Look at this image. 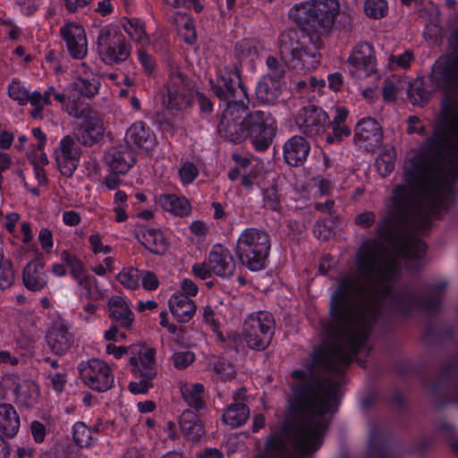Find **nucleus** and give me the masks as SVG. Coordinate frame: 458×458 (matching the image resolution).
<instances>
[{
	"instance_id": "obj_1",
	"label": "nucleus",
	"mask_w": 458,
	"mask_h": 458,
	"mask_svg": "<svg viewBox=\"0 0 458 458\" xmlns=\"http://www.w3.org/2000/svg\"><path fill=\"white\" fill-rule=\"evenodd\" d=\"M454 53L437 64L431 74L436 88L448 93L458 92V28L451 36ZM412 157H458V101L446 99L441 106V118L432 135Z\"/></svg>"
},
{
	"instance_id": "obj_2",
	"label": "nucleus",
	"mask_w": 458,
	"mask_h": 458,
	"mask_svg": "<svg viewBox=\"0 0 458 458\" xmlns=\"http://www.w3.org/2000/svg\"><path fill=\"white\" fill-rule=\"evenodd\" d=\"M249 103L233 104L221 114L217 131L225 140L241 143L250 138L259 151L266 150L275 136L271 115L262 110L249 112Z\"/></svg>"
},
{
	"instance_id": "obj_3",
	"label": "nucleus",
	"mask_w": 458,
	"mask_h": 458,
	"mask_svg": "<svg viewBox=\"0 0 458 458\" xmlns=\"http://www.w3.org/2000/svg\"><path fill=\"white\" fill-rule=\"evenodd\" d=\"M280 60L276 56L267 57V73L263 77L280 81L285 75V66L297 73L315 70L320 64L318 47L308 33L297 29L282 31L277 39Z\"/></svg>"
},
{
	"instance_id": "obj_4",
	"label": "nucleus",
	"mask_w": 458,
	"mask_h": 458,
	"mask_svg": "<svg viewBox=\"0 0 458 458\" xmlns=\"http://www.w3.org/2000/svg\"><path fill=\"white\" fill-rule=\"evenodd\" d=\"M339 11L337 0H310L295 4L290 11V17L304 30H327L335 23Z\"/></svg>"
},
{
	"instance_id": "obj_5",
	"label": "nucleus",
	"mask_w": 458,
	"mask_h": 458,
	"mask_svg": "<svg viewBox=\"0 0 458 458\" xmlns=\"http://www.w3.org/2000/svg\"><path fill=\"white\" fill-rule=\"evenodd\" d=\"M270 247V237L266 231L248 228L238 238L235 254L248 269L259 271L266 266Z\"/></svg>"
},
{
	"instance_id": "obj_6",
	"label": "nucleus",
	"mask_w": 458,
	"mask_h": 458,
	"mask_svg": "<svg viewBox=\"0 0 458 458\" xmlns=\"http://www.w3.org/2000/svg\"><path fill=\"white\" fill-rule=\"evenodd\" d=\"M209 82L214 94L219 99L227 102L226 106H231L233 104H245L250 100L236 64L220 68L216 80H210Z\"/></svg>"
},
{
	"instance_id": "obj_7",
	"label": "nucleus",
	"mask_w": 458,
	"mask_h": 458,
	"mask_svg": "<svg viewBox=\"0 0 458 458\" xmlns=\"http://www.w3.org/2000/svg\"><path fill=\"white\" fill-rule=\"evenodd\" d=\"M275 318L267 311L250 315L243 324V336L251 349L261 351L271 343L275 330Z\"/></svg>"
},
{
	"instance_id": "obj_8",
	"label": "nucleus",
	"mask_w": 458,
	"mask_h": 458,
	"mask_svg": "<svg viewBox=\"0 0 458 458\" xmlns=\"http://www.w3.org/2000/svg\"><path fill=\"white\" fill-rule=\"evenodd\" d=\"M97 45L100 59L106 64L123 63L131 54V47L126 38L114 28H102L98 32Z\"/></svg>"
},
{
	"instance_id": "obj_9",
	"label": "nucleus",
	"mask_w": 458,
	"mask_h": 458,
	"mask_svg": "<svg viewBox=\"0 0 458 458\" xmlns=\"http://www.w3.org/2000/svg\"><path fill=\"white\" fill-rule=\"evenodd\" d=\"M166 98L163 104L174 114L191 105L192 91L187 78L178 69H173L166 83Z\"/></svg>"
},
{
	"instance_id": "obj_10",
	"label": "nucleus",
	"mask_w": 458,
	"mask_h": 458,
	"mask_svg": "<svg viewBox=\"0 0 458 458\" xmlns=\"http://www.w3.org/2000/svg\"><path fill=\"white\" fill-rule=\"evenodd\" d=\"M79 370L83 383L94 391L106 392L114 386L113 371L108 364L101 360L91 359L82 361Z\"/></svg>"
},
{
	"instance_id": "obj_11",
	"label": "nucleus",
	"mask_w": 458,
	"mask_h": 458,
	"mask_svg": "<svg viewBox=\"0 0 458 458\" xmlns=\"http://www.w3.org/2000/svg\"><path fill=\"white\" fill-rule=\"evenodd\" d=\"M295 121L302 133L313 137L324 131L328 116L322 108L310 105L301 109Z\"/></svg>"
},
{
	"instance_id": "obj_12",
	"label": "nucleus",
	"mask_w": 458,
	"mask_h": 458,
	"mask_svg": "<svg viewBox=\"0 0 458 458\" xmlns=\"http://www.w3.org/2000/svg\"><path fill=\"white\" fill-rule=\"evenodd\" d=\"M46 341L50 350L56 355L65 354L75 343L74 335L70 331L69 325L63 319H56L51 323Z\"/></svg>"
},
{
	"instance_id": "obj_13",
	"label": "nucleus",
	"mask_w": 458,
	"mask_h": 458,
	"mask_svg": "<svg viewBox=\"0 0 458 458\" xmlns=\"http://www.w3.org/2000/svg\"><path fill=\"white\" fill-rule=\"evenodd\" d=\"M376 60L372 46L367 42L358 44L349 57L350 72L357 78H366L375 71Z\"/></svg>"
},
{
	"instance_id": "obj_14",
	"label": "nucleus",
	"mask_w": 458,
	"mask_h": 458,
	"mask_svg": "<svg viewBox=\"0 0 458 458\" xmlns=\"http://www.w3.org/2000/svg\"><path fill=\"white\" fill-rule=\"evenodd\" d=\"M354 140L360 148L374 151L382 144V127L373 118L361 119L356 125Z\"/></svg>"
},
{
	"instance_id": "obj_15",
	"label": "nucleus",
	"mask_w": 458,
	"mask_h": 458,
	"mask_svg": "<svg viewBox=\"0 0 458 458\" xmlns=\"http://www.w3.org/2000/svg\"><path fill=\"white\" fill-rule=\"evenodd\" d=\"M60 33L66 42L70 55L76 59H82L87 55V38L83 27L76 22H70L61 28Z\"/></svg>"
},
{
	"instance_id": "obj_16",
	"label": "nucleus",
	"mask_w": 458,
	"mask_h": 458,
	"mask_svg": "<svg viewBox=\"0 0 458 458\" xmlns=\"http://www.w3.org/2000/svg\"><path fill=\"white\" fill-rule=\"evenodd\" d=\"M104 158L114 174H125L135 163L136 155L128 144H121L107 149Z\"/></svg>"
},
{
	"instance_id": "obj_17",
	"label": "nucleus",
	"mask_w": 458,
	"mask_h": 458,
	"mask_svg": "<svg viewBox=\"0 0 458 458\" xmlns=\"http://www.w3.org/2000/svg\"><path fill=\"white\" fill-rule=\"evenodd\" d=\"M208 265L217 276L230 277L233 275L236 264L230 250L220 244L215 245L208 255Z\"/></svg>"
},
{
	"instance_id": "obj_18",
	"label": "nucleus",
	"mask_w": 458,
	"mask_h": 458,
	"mask_svg": "<svg viewBox=\"0 0 458 458\" xmlns=\"http://www.w3.org/2000/svg\"><path fill=\"white\" fill-rule=\"evenodd\" d=\"M65 112L77 119H81L80 125L91 131L95 135L103 137L104 127L100 115L88 106H81L77 102L68 104L64 107Z\"/></svg>"
},
{
	"instance_id": "obj_19",
	"label": "nucleus",
	"mask_w": 458,
	"mask_h": 458,
	"mask_svg": "<svg viewBox=\"0 0 458 458\" xmlns=\"http://www.w3.org/2000/svg\"><path fill=\"white\" fill-rule=\"evenodd\" d=\"M131 353L139 354V358L132 356L130 359L133 372L140 377H155L157 374L155 349L148 347H140L138 351L135 350V347H131Z\"/></svg>"
},
{
	"instance_id": "obj_20",
	"label": "nucleus",
	"mask_w": 458,
	"mask_h": 458,
	"mask_svg": "<svg viewBox=\"0 0 458 458\" xmlns=\"http://www.w3.org/2000/svg\"><path fill=\"white\" fill-rule=\"evenodd\" d=\"M310 143L301 136L290 138L284 145V158L292 166H301L307 160Z\"/></svg>"
},
{
	"instance_id": "obj_21",
	"label": "nucleus",
	"mask_w": 458,
	"mask_h": 458,
	"mask_svg": "<svg viewBox=\"0 0 458 458\" xmlns=\"http://www.w3.org/2000/svg\"><path fill=\"white\" fill-rule=\"evenodd\" d=\"M22 280L29 290L33 292L42 290L47 284L43 262L38 259L30 261L23 270Z\"/></svg>"
},
{
	"instance_id": "obj_22",
	"label": "nucleus",
	"mask_w": 458,
	"mask_h": 458,
	"mask_svg": "<svg viewBox=\"0 0 458 458\" xmlns=\"http://www.w3.org/2000/svg\"><path fill=\"white\" fill-rule=\"evenodd\" d=\"M169 309L179 323L190 321L196 312L194 301L182 293H175L170 298Z\"/></svg>"
},
{
	"instance_id": "obj_23",
	"label": "nucleus",
	"mask_w": 458,
	"mask_h": 458,
	"mask_svg": "<svg viewBox=\"0 0 458 458\" xmlns=\"http://www.w3.org/2000/svg\"><path fill=\"white\" fill-rule=\"evenodd\" d=\"M110 316L121 327L128 328L134 321V316L125 300L121 296H113L108 301Z\"/></svg>"
},
{
	"instance_id": "obj_24",
	"label": "nucleus",
	"mask_w": 458,
	"mask_h": 458,
	"mask_svg": "<svg viewBox=\"0 0 458 458\" xmlns=\"http://www.w3.org/2000/svg\"><path fill=\"white\" fill-rule=\"evenodd\" d=\"M137 238L153 254L164 255L168 249L166 238L157 229H147L137 234Z\"/></svg>"
},
{
	"instance_id": "obj_25",
	"label": "nucleus",
	"mask_w": 458,
	"mask_h": 458,
	"mask_svg": "<svg viewBox=\"0 0 458 458\" xmlns=\"http://www.w3.org/2000/svg\"><path fill=\"white\" fill-rule=\"evenodd\" d=\"M21 426L20 416L10 403H0V431L6 437H13Z\"/></svg>"
},
{
	"instance_id": "obj_26",
	"label": "nucleus",
	"mask_w": 458,
	"mask_h": 458,
	"mask_svg": "<svg viewBox=\"0 0 458 458\" xmlns=\"http://www.w3.org/2000/svg\"><path fill=\"white\" fill-rule=\"evenodd\" d=\"M180 427L183 435L191 441L197 442L204 435V427L199 418L190 410H186L182 413Z\"/></svg>"
},
{
	"instance_id": "obj_27",
	"label": "nucleus",
	"mask_w": 458,
	"mask_h": 458,
	"mask_svg": "<svg viewBox=\"0 0 458 458\" xmlns=\"http://www.w3.org/2000/svg\"><path fill=\"white\" fill-rule=\"evenodd\" d=\"M13 394L17 402L26 407H32L38 401L39 389L34 381L22 380L16 383Z\"/></svg>"
},
{
	"instance_id": "obj_28",
	"label": "nucleus",
	"mask_w": 458,
	"mask_h": 458,
	"mask_svg": "<svg viewBox=\"0 0 458 458\" xmlns=\"http://www.w3.org/2000/svg\"><path fill=\"white\" fill-rule=\"evenodd\" d=\"M281 95L279 81L263 77L258 83L256 96L259 102L274 104Z\"/></svg>"
},
{
	"instance_id": "obj_29",
	"label": "nucleus",
	"mask_w": 458,
	"mask_h": 458,
	"mask_svg": "<svg viewBox=\"0 0 458 458\" xmlns=\"http://www.w3.org/2000/svg\"><path fill=\"white\" fill-rule=\"evenodd\" d=\"M250 409L244 403H233L223 414V420L232 428L245 424L250 418Z\"/></svg>"
},
{
	"instance_id": "obj_30",
	"label": "nucleus",
	"mask_w": 458,
	"mask_h": 458,
	"mask_svg": "<svg viewBox=\"0 0 458 458\" xmlns=\"http://www.w3.org/2000/svg\"><path fill=\"white\" fill-rule=\"evenodd\" d=\"M159 204L164 210L178 216H188L191 211L189 201L185 198H180L174 194L161 195Z\"/></svg>"
},
{
	"instance_id": "obj_31",
	"label": "nucleus",
	"mask_w": 458,
	"mask_h": 458,
	"mask_svg": "<svg viewBox=\"0 0 458 458\" xmlns=\"http://www.w3.org/2000/svg\"><path fill=\"white\" fill-rule=\"evenodd\" d=\"M127 142L135 144L136 146L148 149L153 143V137L149 129L143 123H133L126 133Z\"/></svg>"
},
{
	"instance_id": "obj_32",
	"label": "nucleus",
	"mask_w": 458,
	"mask_h": 458,
	"mask_svg": "<svg viewBox=\"0 0 458 458\" xmlns=\"http://www.w3.org/2000/svg\"><path fill=\"white\" fill-rule=\"evenodd\" d=\"M181 392L184 401L189 406L197 410L203 408L205 403L202 398L204 392V386L202 384H184L181 386Z\"/></svg>"
},
{
	"instance_id": "obj_33",
	"label": "nucleus",
	"mask_w": 458,
	"mask_h": 458,
	"mask_svg": "<svg viewBox=\"0 0 458 458\" xmlns=\"http://www.w3.org/2000/svg\"><path fill=\"white\" fill-rule=\"evenodd\" d=\"M430 95V90L426 89L424 80L421 78L414 80L409 86L408 98L413 106H425Z\"/></svg>"
},
{
	"instance_id": "obj_34",
	"label": "nucleus",
	"mask_w": 458,
	"mask_h": 458,
	"mask_svg": "<svg viewBox=\"0 0 458 458\" xmlns=\"http://www.w3.org/2000/svg\"><path fill=\"white\" fill-rule=\"evenodd\" d=\"M98 81L95 77H78L74 82V89L86 98L94 97L98 90Z\"/></svg>"
},
{
	"instance_id": "obj_35",
	"label": "nucleus",
	"mask_w": 458,
	"mask_h": 458,
	"mask_svg": "<svg viewBox=\"0 0 458 458\" xmlns=\"http://www.w3.org/2000/svg\"><path fill=\"white\" fill-rule=\"evenodd\" d=\"M61 259L69 267L71 275L76 281L81 280V278L88 276L84 270L81 261L76 256L71 254L67 250H64L61 253Z\"/></svg>"
},
{
	"instance_id": "obj_36",
	"label": "nucleus",
	"mask_w": 458,
	"mask_h": 458,
	"mask_svg": "<svg viewBox=\"0 0 458 458\" xmlns=\"http://www.w3.org/2000/svg\"><path fill=\"white\" fill-rule=\"evenodd\" d=\"M77 284L87 299L98 301L102 298V293L98 288V282L93 276L88 275L81 278V280H78Z\"/></svg>"
},
{
	"instance_id": "obj_37",
	"label": "nucleus",
	"mask_w": 458,
	"mask_h": 458,
	"mask_svg": "<svg viewBox=\"0 0 458 458\" xmlns=\"http://www.w3.org/2000/svg\"><path fill=\"white\" fill-rule=\"evenodd\" d=\"M92 430L83 422L73 426V440L80 447H89L92 444Z\"/></svg>"
},
{
	"instance_id": "obj_38",
	"label": "nucleus",
	"mask_w": 458,
	"mask_h": 458,
	"mask_svg": "<svg viewBox=\"0 0 458 458\" xmlns=\"http://www.w3.org/2000/svg\"><path fill=\"white\" fill-rule=\"evenodd\" d=\"M365 13L373 19H381L388 13V4L386 0H366L364 3Z\"/></svg>"
},
{
	"instance_id": "obj_39",
	"label": "nucleus",
	"mask_w": 458,
	"mask_h": 458,
	"mask_svg": "<svg viewBox=\"0 0 458 458\" xmlns=\"http://www.w3.org/2000/svg\"><path fill=\"white\" fill-rule=\"evenodd\" d=\"M140 276V270L129 267L122 270L116 276V279L124 287L133 290L139 287Z\"/></svg>"
},
{
	"instance_id": "obj_40",
	"label": "nucleus",
	"mask_w": 458,
	"mask_h": 458,
	"mask_svg": "<svg viewBox=\"0 0 458 458\" xmlns=\"http://www.w3.org/2000/svg\"><path fill=\"white\" fill-rule=\"evenodd\" d=\"M55 154L80 159L81 149L76 144L74 139L72 136L67 135L61 140L59 150H57Z\"/></svg>"
},
{
	"instance_id": "obj_41",
	"label": "nucleus",
	"mask_w": 458,
	"mask_h": 458,
	"mask_svg": "<svg viewBox=\"0 0 458 458\" xmlns=\"http://www.w3.org/2000/svg\"><path fill=\"white\" fill-rule=\"evenodd\" d=\"M264 205L266 208L278 211L281 208V196L278 193L276 185L273 184L263 191Z\"/></svg>"
},
{
	"instance_id": "obj_42",
	"label": "nucleus",
	"mask_w": 458,
	"mask_h": 458,
	"mask_svg": "<svg viewBox=\"0 0 458 458\" xmlns=\"http://www.w3.org/2000/svg\"><path fill=\"white\" fill-rule=\"evenodd\" d=\"M8 96L21 106L26 105L29 101V91L17 81H13L8 86Z\"/></svg>"
},
{
	"instance_id": "obj_43",
	"label": "nucleus",
	"mask_w": 458,
	"mask_h": 458,
	"mask_svg": "<svg viewBox=\"0 0 458 458\" xmlns=\"http://www.w3.org/2000/svg\"><path fill=\"white\" fill-rule=\"evenodd\" d=\"M55 161L59 171L63 175L66 177H71L73 174L79 163V159L64 157V155L60 156L56 154Z\"/></svg>"
},
{
	"instance_id": "obj_44",
	"label": "nucleus",
	"mask_w": 458,
	"mask_h": 458,
	"mask_svg": "<svg viewBox=\"0 0 458 458\" xmlns=\"http://www.w3.org/2000/svg\"><path fill=\"white\" fill-rule=\"evenodd\" d=\"M394 157L390 153L385 152L376 159L375 165L378 173L386 177L394 170Z\"/></svg>"
},
{
	"instance_id": "obj_45",
	"label": "nucleus",
	"mask_w": 458,
	"mask_h": 458,
	"mask_svg": "<svg viewBox=\"0 0 458 458\" xmlns=\"http://www.w3.org/2000/svg\"><path fill=\"white\" fill-rule=\"evenodd\" d=\"M124 29L130 37L136 42L141 45L148 43V38L145 33L142 24L139 23L138 21H129L128 25L124 26Z\"/></svg>"
},
{
	"instance_id": "obj_46",
	"label": "nucleus",
	"mask_w": 458,
	"mask_h": 458,
	"mask_svg": "<svg viewBox=\"0 0 458 458\" xmlns=\"http://www.w3.org/2000/svg\"><path fill=\"white\" fill-rule=\"evenodd\" d=\"M214 371L216 377L222 381L233 378L235 374L231 363L225 360H218L214 363Z\"/></svg>"
},
{
	"instance_id": "obj_47",
	"label": "nucleus",
	"mask_w": 458,
	"mask_h": 458,
	"mask_svg": "<svg viewBox=\"0 0 458 458\" xmlns=\"http://www.w3.org/2000/svg\"><path fill=\"white\" fill-rule=\"evenodd\" d=\"M437 432L448 440L452 451L458 454V439L454 438V429L453 425L447 422H442L437 427Z\"/></svg>"
},
{
	"instance_id": "obj_48",
	"label": "nucleus",
	"mask_w": 458,
	"mask_h": 458,
	"mask_svg": "<svg viewBox=\"0 0 458 458\" xmlns=\"http://www.w3.org/2000/svg\"><path fill=\"white\" fill-rule=\"evenodd\" d=\"M91 131L84 128L81 125H78L75 129L74 134L79 142L85 146H92L98 142L102 137L95 135L90 132Z\"/></svg>"
},
{
	"instance_id": "obj_49",
	"label": "nucleus",
	"mask_w": 458,
	"mask_h": 458,
	"mask_svg": "<svg viewBox=\"0 0 458 458\" xmlns=\"http://www.w3.org/2000/svg\"><path fill=\"white\" fill-rule=\"evenodd\" d=\"M14 279V270L9 260L0 266V289L4 290L12 285Z\"/></svg>"
},
{
	"instance_id": "obj_50",
	"label": "nucleus",
	"mask_w": 458,
	"mask_h": 458,
	"mask_svg": "<svg viewBox=\"0 0 458 458\" xmlns=\"http://www.w3.org/2000/svg\"><path fill=\"white\" fill-rule=\"evenodd\" d=\"M350 134L351 130L346 125L336 122L335 124H332V133H327L326 139L328 143L340 142L344 137H348Z\"/></svg>"
},
{
	"instance_id": "obj_51",
	"label": "nucleus",
	"mask_w": 458,
	"mask_h": 458,
	"mask_svg": "<svg viewBox=\"0 0 458 458\" xmlns=\"http://www.w3.org/2000/svg\"><path fill=\"white\" fill-rule=\"evenodd\" d=\"M34 109L30 112V115L34 119L42 117V111L45 106V100L43 96L38 91H34L31 94L29 93V101Z\"/></svg>"
},
{
	"instance_id": "obj_52",
	"label": "nucleus",
	"mask_w": 458,
	"mask_h": 458,
	"mask_svg": "<svg viewBox=\"0 0 458 458\" xmlns=\"http://www.w3.org/2000/svg\"><path fill=\"white\" fill-rule=\"evenodd\" d=\"M179 174L184 184L191 183L198 176L199 170L191 162H186L179 169Z\"/></svg>"
},
{
	"instance_id": "obj_53",
	"label": "nucleus",
	"mask_w": 458,
	"mask_h": 458,
	"mask_svg": "<svg viewBox=\"0 0 458 458\" xmlns=\"http://www.w3.org/2000/svg\"><path fill=\"white\" fill-rule=\"evenodd\" d=\"M194 353L191 352H180L173 355V362L175 368L182 369L194 361Z\"/></svg>"
},
{
	"instance_id": "obj_54",
	"label": "nucleus",
	"mask_w": 458,
	"mask_h": 458,
	"mask_svg": "<svg viewBox=\"0 0 458 458\" xmlns=\"http://www.w3.org/2000/svg\"><path fill=\"white\" fill-rule=\"evenodd\" d=\"M185 42L189 44H193L196 40V34L194 24L191 19L188 16V21H183L182 24V32H179Z\"/></svg>"
},
{
	"instance_id": "obj_55",
	"label": "nucleus",
	"mask_w": 458,
	"mask_h": 458,
	"mask_svg": "<svg viewBox=\"0 0 458 458\" xmlns=\"http://www.w3.org/2000/svg\"><path fill=\"white\" fill-rule=\"evenodd\" d=\"M154 377H142L140 382H131L129 389L133 394H145L153 386L152 379Z\"/></svg>"
},
{
	"instance_id": "obj_56",
	"label": "nucleus",
	"mask_w": 458,
	"mask_h": 458,
	"mask_svg": "<svg viewBox=\"0 0 458 458\" xmlns=\"http://www.w3.org/2000/svg\"><path fill=\"white\" fill-rule=\"evenodd\" d=\"M193 274L201 280L211 277L213 271L210 268L208 262L196 263L192 266Z\"/></svg>"
},
{
	"instance_id": "obj_57",
	"label": "nucleus",
	"mask_w": 458,
	"mask_h": 458,
	"mask_svg": "<svg viewBox=\"0 0 458 458\" xmlns=\"http://www.w3.org/2000/svg\"><path fill=\"white\" fill-rule=\"evenodd\" d=\"M375 220L376 215L372 211H365L355 217L356 225L363 228L371 227Z\"/></svg>"
},
{
	"instance_id": "obj_58",
	"label": "nucleus",
	"mask_w": 458,
	"mask_h": 458,
	"mask_svg": "<svg viewBox=\"0 0 458 458\" xmlns=\"http://www.w3.org/2000/svg\"><path fill=\"white\" fill-rule=\"evenodd\" d=\"M139 60L148 73H151L156 66L153 57L148 55L143 48L138 50Z\"/></svg>"
},
{
	"instance_id": "obj_59",
	"label": "nucleus",
	"mask_w": 458,
	"mask_h": 458,
	"mask_svg": "<svg viewBox=\"0 0 458 458\" xmlns=\"http://www.w3.org/2000/svg\"><path fill=\"white\" fill-rule=\"evenodd\" d=\"M141 280L142 285L146 290L153 291L158 287L159 282L157 276L151 271H146Z\"/></svg>"
},
{
	"instance_id": "obj_60",
	"label": "nucleus",
	"mask_w": 458,
	"mask_h": 458,
	"mask_svg": "<svg viewBox=\"0 0 458 458\" xmlns=\"http://www.w3.org/2000/svg\"><path fill=\"white\" fill-rule=\"evenodd\" d=\"M30 431L37 443H42L44 441L46 428L41 422L36 420L32 421L30 424Z\"/></svg>"
},
{
	"instance_id": "obj_61",
	"label": "nucleus",
	"mask_w": 458,
	"mask_h": 458,
	"mask_svg": "<svg viewBox=\"0 0 458 458\" xmlns=\"http://www.w3.org/2000/svg\"><path fill=\"white\" fill-rule=\"evenodd\" d=\"M89 242L94 253H108L111 250L109 246L102 245L100 236L98 233L90 235L89 238Z\"/></svg>"
},
{
	"instance_id": "obj_62",
	"label": "nucleus",
	"mask_w": 458,
	"mask_h": 458,
	"mask_svg": "<svg viewBox=\"0 0 458 458\" xmlns=\"http://www.w3.org/2000/svg\"><path fill=\"white\" fill-rule=\"evenodd\" d=\"M397 89L393 81L386 80L383 87V98L386 101H394L396 98Z\"/></svg>"
},
{
	"instance_id": "obj_63",
	"label": "nucleus",
	"mask_w": 458,
	"mask_h": 458,
	"mask_svg": "<svg viewBox=\"0 0 458 458\" xmlns=\"http://www.w3.org/2000/svg\"><path fill=\"white\" fill-rule=\"evenodd\" d=\"M38 240L44 250H50L53 247L52 233L47 228H42L39 232Z\"/></svg>"
},
{
	"instance_id": "obj_64",
	"label": "nucleus",
	"mask_w": 458,
	"mask_h": 458,
	"mask_svg": "<svg viewBox=\"0 0 458 458\" xmlns=\"http://www.w3.org/2000/svg\"><path fill=\"white\" fill-rule=\"evenodd\" d=\"M0 24L6 27L8 36L11 39L15 40L19 38L20 30L11 20L1 18Z\"/></svg>"
}]
</instances>
